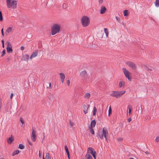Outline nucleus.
<instances>
[{
  "instance_id": "09e8293b",
  "label": "nucleus",
  "mask_w": 159,
  "mask_h": 159,
  "mask_svg": "<svg viewBox=\"0 0 159 159\" xmlns=\"http://www.w3.org/2000/svg\"><path fill=\"white\" fill-rule=\"evenodd\" d=\"M13 93H11V95H10V98L11 99H12L13 96Z\"/></svg>"
},
{
  "instance_id": "f3484780",
  "label": "nucleus",
  "mask_w": 159,
  "mask_h": 159,
  "mask_svg": "<svg viewBox=\"0 0 159 159\" xmlns=\"http://www.w3.org/2000/svg\"><path fill=\"white\" fill-rule=\"evenodd\" d=\"M29 55L27 54L23 56V60L25 61H27L29 60Z\"/></svg>"
},
{
  "instance_id": "680f3d73",
  "label": "nucleus",
  "mask_w": 159,
  "mask_h": 159,
  "mask_svg": "<svg viewBox=\"0 0 159 159\" xmlns=\"http://www.w3.org/2000/svg\"><path fill=\"white\" fill-rule=\"evenodd\" d=\"M1 159H4L3 158H2Z\"/></svg>"
},
{
  "instance_id": "cd10ccee",
  "label": "nucleus",
  "mask_w": 159,
  "mask_h": 159,
  "mask_svg": "<svg viewBox=\"0 0 159 159\" xmlns=\"http://www.w3.org/2000/svg\"><path fill=\"white\" fill-rule=\"evenodd\" d=\"M6 44H7V47H12L11 45V43L9 41H7L6 43Z\"/></svg>"
},
{
  "instance_id": "c85d7f7f",
  "label": "nucleus",
  "mask_w": 159,
  "mask_h": 159,
  "mask_svg": "<svg viewBox=\"0 0 159 159\" xmlns=\"http://www.w3.org/2000/svg\"><path fill=\"white\" fill-rule=\"evenodd\" d=\"M19 153V151L18 150H16L13 152L12 156H14L16 154H18Z\"/></svg>"
},
{
  "instance_id": "6e6552de",
  "label": "nucleus",
  "mask_w": 159,
  "mask_h": 159,
  "mask_svg": "<svg viewBox=\"0 0 159 159\" xmlns=\"http://www.w3.org/2000/svg\"><path fill=\"white\" fill-rule=\"evenodd\" d=\"M36 137V132L34 129H33L31 137V139L32 140L33 142L35 141Z\"/></svg>"
},
{
  "instance_id": "72a5a7b5",
  "label": "nucleus",
  "mask_w": 159,
  "mask_h": 159,
  "mask_svg": "<svg viewBox=\"0 0 159 159\" xmlns=\"http://www.w3.org/2000/svg\"><path fill=\"white\" fill-rule=\"evenodd\" d=\"M19 148L20 149H23L24 148V146L22 144H20L19 146Z\"/></svg>"
},
{
  "instance_id": "864d4df0",
  "label": "nucleus",
  "mask_w": 159,
  "mask_h": 159,
  "mask_svg": "<svg viewBox=\"0 0 159 159\" xmlns=\"http://www.w3.org/2000/svg\"><path fill=\"white\" fill-rule=\"evenodd\" d=\"M122 140H123V139L121 138H120L118 139V140L122 141Z\"/></svg>"
},
{
  "instance_id": "1a4fd4ad",
  "label": "nucleus",
  "mask_w": 159,
  "mask_h": 159,
  "mask_svg": "<svg viewBox=\"0 0 159 159\" xmlns=\"http://www.w3.org/2000/svg\"><path fill=\"white\" fill-rule=\"evenodd\" d=\"M126 64L133 70L136 69V65L133 62L129 61L126 62Z\"/></svg>"
},
{
  "instance_id": "20e7f679",
  "label": "nucleus",
  "mask_w": 159,
  "mask_h": 159,
  "mask_svg": "<svg viewBox=\"0 0 159 159\" xmlns=\"http://www.w3.org/2000/svg\"><path fill=\"white\" fill-rule=\"evenodd\" d=\"M125 92V91H113L111 93V95L113 97H115L116 98H120L122 95L124 94Z\"/></svg>"
},
{
  "instance_id": "6e6d98bb",
  "label": "nucleus",
  "mask_w": 159,
  "mask_h": 159,
  "mask_svg": "<svg viewBox=\"0 0 159 159\" xmlns=\"http://www.w3.org/2000/svg\"><path fill=\"white\" fill-rule=\"evenodd\" d=\"M67 157L68 158V159H70V153L69 154H67Z\"/></svg>"
},
{
  "instance_id": "f257e3e1",
  "label": "nucleus",
  "mask_w": 159,
  "mask_h": 159,
  "mask_svg": "<svg viewBox=\"0 0 159 159\" xmlns=\"http://www.w3.org/2000/svg\"><path fill=\"white\" fill-rule=\"evenodd\" d=\"M7 7L8 8L15 9L17 8V1L14 0H6Z\"/></svg>"
},
{
  "instance_id": "3c124183",
  "label": "nucleus",
  "mask_w": 159,
  "mask_h": 159,
  "mask_svg": "<svg viewBox=\"0 0 159 159\" xmlns=\"http://www.w3.org/2000/svg\"><path fill=\"white\" fill-rule=\"evenodd\" d=\"M11 59L10 57H8L7 58V60L8 61H9Z\"/></svg>"
},
{
  "instance_id": "49530a36",
  "label": "nucleus",
  "mask_w": 159,
  "mask_h": 159,
  "mask_svg": "<svg viewBox=\"0 0 159 159\" xmlns=\"http://www.w3.org/2000/svg\"><path fill=\"white\" fill-rule=\"evenodd\" d=\"M48 88L49 89H52L51 84V83H50L49 84V86L48 87Z\"/></svg>"
},
{
  "instance_id": "ea45409f",
  "label": "nucleus",
  "mask_w": 159,
  "mask_h": 159,
  "mask_svg": "<svg viewBox=\"0 0 159 159\" xmlns=\"http://www.w3.org/2000/svg\"><path fill=\"white\" fill-rule=\"evenodd\" d=\"M155 141L157 142H158L159 141V137L157 136L155 139Z\"/></svg>"
},
{
  "instance_id": "7c9ffc66",
  "label": "nucleus",
  "mask_w": 159,
  "mask_h": 159,
  "mask_svg": "<svg viewBox=\"0 0 159 159\" xmlns=\"http://www.w3.org/2000/svg\"><path fill=\"white\" fill-rule=\"evenodd\" d=\"M108 116H109L112 113V110L111 106H110L108 111Z\"/></svg>"
},
{
  "instance_id": "bb28decb",
  "label": "nucleus",
  "mask_w": 159,
  "mask_h": 159,
  "mask_svg": "<svg viewBox=\"0 0 159 159\" xmlns=\"http://www.w3.org/2000/svg\"><path fill=\"white\" fill-rule=\"evenodd\" d=\"M155 4L156 7H159V0H156L155 2Z\"/></svg>"
},
{
  "instance_id": "9d476101",
  "label": "nucleus",
  "mask_w": 159,
  "mask_h": 159,
  "mask_svg": "<svg viewBox=\"0 0 159 159\" xmlns=\"http://www.w3.org/2000/svg\"><path fill=\"white\" fill-rule=\"evenodd\" d=\"M80 75L81 77L85 78H84L86 76H87L86 71L85 70L82 71L80 73Z\"/></svg>"
},
{
  "instance_id": "0eeeda50",
  "label": "nucleus",
  "mask_w": 159,
  "mask_h": 159,
  "mask_svg": "<svg viewBox=\"0 0 159 159\" xmlns=\"http://www.w3.org/2000/svg\"><path fill=\"white\" fill-rule=\"evenodd\" d=\"M122 70L126 77L129 80L131 81V78L129 76L130 75L129 72L125 68H123Z\"/></svg>"
},
{
  "instance_id": "b1692460",
  "label": "nucleus",
  "mask_w": 159,
  "mask_h": 159,
  "mask_svg": "<svg viewBox=\"0 0 159 159\" xmlns=\"http://www.w3.org/2000/svg\"><path fill=\"white\" fill-rule=\"evenodd\" d=\"M104 31L106 34V37H107L108 36L109 34L108 29L107 28H104Z\"/></svg>"
},
{
  "instance_id": "dca6fc26",
  "label": "nucleus",
  "mask_w": 159,
  "mask_h": 159,
  "mask_svg": "<svg viewBox=\"0 0 159 159\" xmlns=\"http://www.w3.org/2000/svg\"><path fill=\"white\" fill-rule=\"evenodd\" d=\"M106 11L107 9L104 6L102 7L101 9L100 13L101 14H103Z\"/></svg>"
},
{
  "instance_id": "f03ea898",
  "label": "nucleus",
  "mask_w": 159,
  "mask_h": 159,
  "mask_svg": "<svg viewBox=\"0 0 159 159\" xmlns=\"http://www.w3.org/2000/svg\"><path fill=\"white\" fill-rule=\"evenodd\" d=\"M109 134L108 132V131L107 129L104 127L103 128L102 133V134H100L99 133H97V137H99L102 140L103 139V136L105 138L106 140L107 141V137L108 136Z\"/></svg>"
},
{
  "instance_id": "5701e85b",
  "label": "nucleus",
  "mask_w": 159,
  "mask_h": 159,
  "mask_svg": "<svg viewBox=\"0 0 159 159\" xmlns=\"http://www.w3.org/2000/svg\"><path fill=\"white\" fill-rule=\"evenodd\" d=\"M84 97L85 98L89 99L90 97V94L89 93H87L85 94Z\"/></svg>"
},
{
  "instance_id": "9b49d317",
  "label": "nucleus",
  "mask_w": 159,
  "mask_h": 159,
  "mask_svg": "<svg viewBox=\"0 0 159 159\" xmlns=\"http://www.w3.org/2000/svg\"><path fill=\"white\" fill-rule=\"evenodd\" d=\"M38 54V50H36L35 52H33L30 57V59L31 60L33 58H34L35 57H36Z\"/></svg>"
},
{
  "instance_id": "2f4dec72",
  "label": "nucleus",
  "mask_w": 159,
  "mask_h": 159,
  "mask_svg": "<svg viewBox=\"0 0 159 159\" xmlns=\"http://www.w3.org/2000/svg\"><path fill=\"white\" fill-rule=\"evenodd\" d=\"M3 20V17L2 12L0 11V21H2Z\"/></svg>"
},
{
  "instance_id": "6ab92c4d",
  "label": "nucleus",
  "mask_w": 159,
  "mask_h": 159,
  "mask_svg": "<svg viewBox=\"0 0 159 159\" xmlns=\"http://www.w3.org/2000/svg\"><path fill=\"white\" fill-rule=\"evenodd\" d=\"M96 122L95 120H93L91 123V127L92 128L94 127L96 125Z\"/></svg>"
},
{
  "instance_id": "c9c22d12",
  "label": "nucleus",
  "mask_w": 159,
  "mask_h": 159,
  "mask_svg": "<svg viewBox=\"0 0 159 159\" xmlns=\"http://www.w3.org/2000/svg\"><path fill=\"white\" fill-rule=\"evenodd\" d=\"M128 107H129V115H130V113L131 112V108H130V105H129L128 106Z\"/></svg>"
},
{
  "instance_id": "aec40b11",
  "label": "nucleus",
  "mask_w": 159,
  "mask_h": 159,
  "mask_svg": "<svg viewBox=\"0 0 159 159\" xmlns=\"http://www.w3.org/2000/svg\"><path fill=\"white\" fill-rule=\"evenodd\" d=\"M124 85L125 83L124 81H121L120 82L119 84V88H121L122 86H124Z\"/></svg>"
},
{
  "instance_id": "603ef678",
  "label": "nucleus",
  "mask_w": 159,
  "mask_h": 159,
  "mask_svg": "<svg viewBox=\"0 0 159 159\" xmlns=\"http://www.w3.org/2000/svg\"><path fill=\"white\" fill-rule=\"evenodd\" d=\"M43 139H44V138H45V133L44 132L43 133Z\"/></svg>"
},
{
  "instance_id": "e2e57ef3",
  "label": "nucleus",
  "mask_w": 159,
  "mask_h": 159,
  "mask_svg": "<svg viewBox=\"0 0 159 159\" xmlns=\"http://www.w3.org/2000/svg\"><path fill=\"white\" fill-rule=\"evenodd\" d=\"M43 159H44V157H43Z\"/></svg>"
},
{
  "instance_id": "f8f14e48",
  "label": "nucleus",
  "mask_w": 159,
  "mask_h": 159,
  "mask_svg": "<svg viewBox=\"0 0 159 159\" xmlns=\"http://www.w3.org/2000/svg\"><path fill=\"white\" fill-rule=\"evenodd\" d=\"M83 106L84 109V112L85 114H86L88 113V110L90 106L89 105L87 106L85 104L83 105Z\"/></svg>"
},
{
  "instance_id": "5fc2aeb1",
  "label": "nucleus",
  "mask_w": 159,
  "mask_h": 159,
  "mask_svg": "<svg viewBox=\"0 0 159 159\" xmlns=\"http://www.w3.org/2000/svg\"><path fill=\"white\" fill-rule=\"evenodd\" d=\"M145 153L147 154H149V152L148 151H146L145 152Z\"/></svg>"
},
{
  "instance_id": "052dcab7",
  "label": "nucleus",
  "mask_w": 159,
  "mask_h": 159,
  "mask_svg": "<svg viewBox=\"0 0 159 159\" xmlns=\"http://www.w3.org/2000/svg\"><path fill=\"white\" fill-rule=\"evenodd\" d=\"M129 159H134L133 158H130Z\"/></svg>"
},
{
  "instance_id": "412c9836",
  "label": "nucleus",
  "mask_w": 159,
  "mask_h": 159,
  "mask_svg": "<svg viewBox=\"0 0 159 159\" xmlns=\"http://www.w3.org/2000/svg\"><path fill=\"white\" fill-rule=\"evenodd\" d=\"M85 159H93L91 155L89 154H87L85 156Z\"/></svg>"
},
{
  "instance_id": "7ed1b4c3",
  "label": "nucleus",
  "mask_w": 159,
  "mask_h": 159,
  "mask_svg": "<svg viewBox=\"0 0 159 159\" xmlns=\"http://www.w3.org/2000/svg\"><path fill=\"white\" fill-rule=\"evenodd\" d=\"M61 27L58 24H54L51 27V31L52 35H55L59 33L60 31Z\"/></svg>"
},
{
  "instance_id": "39448f33",
  "label": "nucleus",
  "mask_w": 159,
  "mask_h": 159,
  "mask_svg": "<svg viewBox=\"0 0 159 159\" xmlns=\"http://www.w3.org/2000/svg\"><path fill=\"white\" fill-rule=\"evenodd\" d=\"M82 24L84 27L88 26L90 23L89 18L86 16H83L81 19Z\"/></svg>"
},
{
  "instance_id": "a19ab883",
  "label": "nucleus",
  "mask_w": 159,
  "mask_h": 159,
  "mask_svg": "<svg viewBox=\"0 0 159 159\" xmlns=\"http://www.w3.org/2000/svg\"><path fill=\"white\" fill-rule=\"evenodd\" d=\"M1 33L2 34L3 36H4V33L3 32V28H2L1 30Z\"/></svg>"
},
{
  "instance_id": "423d86ee",
  "label": "nucleus",
  "mask_w": 159,
  "mask_h": 159,
  "mask_svg": "<svg viewBox=\"0 0 159 159\" xmlns=\"http://www.w3.org/2000/svg\"><path fill=\"white\" fill-rule=\"evenodd\" d=\"M87 152L91 154L95 159H96V157L97 153L95 150L93 148L91 147L88 148L87 149Z\"/></svg>"
},
{
  "instance_id": "a18cd8bd",
  "label": "nucleus",
  "mask_w": 159,
  "mask_h": 159,
  "mask_svg": "<svg viewBox=\"0 0 159 159\" xmlns=\"http://www.w3.org/2000/svg\"><path fill=\"white\" fill-rule=\"evenodd\" d=\"M131 121V119L130 118H129L127 119V121L128 122H130Z\"/></svg>"
},
{
  "instance_id": "393cba45",
  "label": "nucleus",
  "mask_w": 159,
  "mask_h": 159,
  "mask_svg": "<svg viewBox=\"0 0 159 159\" xmlns=\"http://www.w3.org/2000/svg\"><path fill=\"white\" fill-rule=\"evenodd\" d=\"M97 111V109L95 107H94L93 108V116H95L96 114V112Z\"/></svg>"
},
{
  "instance_id": "4c0bfd02",
  "label": "nucleus",
  "mask_w": 159,
  "mask_h": 159,
  "mask_svg": "<svg viewBox=\"0 0 159 159\" xmlns=\"http://www.w3.org/2000/svg\"><path fill=\"white\" fill-rule=\"evenodd\" d=\"M2 54L1 55V57H3L4 55L5 54V50H4L2 51Z\"/></svg>"
},
{
  "instance_id": "8fccbe9b",
  "label": "nucleus",
  "mask_w": 159,
  "mask_h": 159,
  "mask_svg": "<svg viewBox=\"0 0 159 159\" xmlns=\"http://www.w3.org/2000/svg\"><path fill=\"white\" fill-rule=\"evenodd\" d=\"M28 142L30 145H32V143L31 142H30L28 140Z\"/></svg>"
},
{
  "instance_id": "a211bd4d",
  "label": "nucleus",
  "mask_w": 159,
  "mask_h": 159,
  "mask_svg": "<svg viewBox=\"0 0 159 159\" xmlns=\"http://www.w3.org/2000/svg\"><path fill=\"white\" fill-rule=\"evenodd\" d=\"M7 52L8 53H12L13 52V49L12 48V47H7Z\"/></svg>"
},
{
  "instance_id": "c03bdc74",
  "label": "nucleus",
  "mask_w": 159,
  "mask_h": 159,
  "mask_svg": "<svg viewBox=\"0 0 159 159\" xmlns=\"http://www.w3.org/2000/svg\"><path fill=\"white\" fill-rule=\"evenodd\" d=\"M20 121L22 124H24V120H22L21 118H20Z\"/></svg>"
},
{
  "instance_id": "4468645a",
  "label": "nucleus",
  "mask_w": 159,
  "mask_h": 159,
  "mask_svg": "<svg viewBox=\"0 0 159 159\" xmlns=\"http://www.w3.org/2000/svg\"><path fill=\"white\" fill-rule=\"evenodd\" d=\"M59 75L61 80V83H63L64 82V80L65 79V75L63 73H60Z\"/></svg>"
},
{
  "instance_id": "58836bf2",
  "label": "nucleus",
  "mask_w": 159,
  "mask_h": 159,
  "mask_svg": "<svg viewBox=\"0 0 159 159\" xmlns=\"http://www.w3.org/2000/svg\"><path fill=\"white\" fill-rule=\"evenodd\" d=\"M69 124L71 126H73L74 125V123L70 120L69 121Z\"/></svg>"
},
{
  "instance_id": "2eb2a0df",
  "label": "nucleus",
  "mask_w": 159,
  "mask_h": 159,
  "mask_svg": "<svg viewBox=\"0 0 159 159\" xmlns=\"http://www.w3.org/2000/svg\"><path fill=\"white\" fill-rule=\"evenodd\" d=\"M13 141L14 139L12 138V135L7 139V142L9 144H11Z\"/></svg>"
},
{
  "instance_id": "c756f323",
  "label": "nucleus",
  "mask_w": 159,
  "mask_h": 159,
  "mask_svg": "<svg viewBox=\"0 0 159 159\" xmlns=\"http://www.w3.org/2000/svg\"><path fill=\"white\" fill-rule=\"evenodd\" d=\"M93 128L92 127H89V129L90 130V132L93 134H94V132L93 130Z\"/></svg>"
},
{
  "instance_id": "ddd939ff",
  "label": "nucleus",
  "mask_w": 159,
  "mask_h": 159,
  "mask_svg": "<svg viewBox=\"0 0 159 159\" xmlns=\"http://www.w3.org/2000/svg\"><path fill=\"white\" fill-rule=\"evenodd\" d=\"M12 32V28L11 27H9L7 28L6 32H5V34L7 35L9 33H11Z\"/></svg>"
},
{
  "instance_id": "4be33fe9",
  "label": "nucleus",
  "mask_w": 159,
  "mask_h": 159,
  "mask_svg": "<svg viewBox=\"0 0 159 159\" xmlns=\"http://www.w3.org/2000/svg\"><path fill=\"white\" fill-rule=\"evenodd\" d=\"M143 67L145 69H146L147 70H152V69H149L148 68V67L146 65H144L143 66Z\"/></svg>"
},
{
  "instance_id": "473e14b6",
  "label": "nucleus",
  "mask_w": 159,
  "mask_h": 159,
  "mask_svg": "<svg viewBox=\"0 0 159 159\" xmlns=\"http://www.w3.org/2000/svg\"><path fill=\"white\" fill-rule=\"evenodd\" d=\"M128 10H125L124 11V14L125 16H128Z\"/></svg>"
},
{
  "instance_id": "79ce46f5",
  "label": "nucleus",
  "mask_w": 159,
  "mask_h": 159,
  "mask_svg": "<svg viewBox=\"0 0 159 159\" xmlns=\"http://www.w3.org/2000/svg\"><path fill=\"white\" fill-rule=\"evenodd\" d=\"M66 83H67V85L68 86H69L70 85V80H68L67 81Z\"/></svg>"
},
{
  "instance_id": "f704fd0d",
  "label": "nucleus",
  "mask_w": 159,
  "mask_h": 159,
  "mask_svg": "<svg viewBox=\"0 0 159 159\" xmlns=\"http://www.w3.org/2000/svg\"><path fill=\"white\" fill-rule=\"evenodd\" d=\"M65 149L66 151V152L67 153V154H69L70 153H69V151H68V148L66 145L65 146Z\"/></svg>"
},
{
  "instance_id": "4d7b16f0",
  "label": "nucleus",
  "mask_w": 159,
  "mask_h": 159,
  "mask_svg": "<svg viewBox=\"0 0 159 159\" xmlns=\"http://www.w3.org/2000/svg\"><path fill=\"white\" fill-rule=\"evenodd\" d=\"M2 44H4V41L3 40H2Z\"/></svg>"
},
{
  "instance_id": "13d9d810",
  "label": "nucleus",
  "mask_w": 159,
  "mask_h": 159,
  "mask_svg": "<svg viewBox=\"0 0 159 159\" xmlns=\"http://www.w3.org/2000/svg\"><path fill=\"white\" fill-rule=\"evenodd\" d=\"M39 157H40V156H41V153H40V151H39Z\"/></svg>"
},
{
  "instance_id": "e433bc0d",
  "label": "nucleus",
  "mask_w": 159,
  "mask_h": 159,
  "mask_svg": "<svg viewBox=\"0 0 159 159\" xmlns=\"http://www.w3.org/2000/svg\"><path fill=\"white\" fill-rule=\"evenodd\" d=\"M116 20H117V21L118 22H120V17L116 16Z\"/></svg>"
},
{
  "instance_id": "a878e982",
  "label": "nucleus",
  "mask_w": 159,
  "mask_h": 159,
  "mask_svg": "<svg viewBox=\"0 0 159 159\" xmlns=\"http://www.w3.org/2000/svg\"><path fill=\"white\" fill-rule=\"evenodd\" d=\"M45 158L46 159H51V157L48 153H46Z\"/></svg>"
},
{
  "instance_id": "de8ad7c7",
  "label": "nucleus",
  "mask_w": 159,
  "mask_h": 159,
  "mask_svg": "<svg viewBox=\"0 0 159 159\" xmlns=\"http://www.w3.org/2000/svg\"><path fill=\"white\" fill-rule=\"evenodd\" d=\"M24 47H23V46H21L20 47V50L22 51H23L24 50Z\"/></svg>"
},
{
  "instance_id": "37998d69",
  "label": "nucleus",
  "mask_w": 159,
  "mask_h": 159,
  "mask_svg": "<svg viewBox=\"0 0 159 159\" xmlns=\"http://www.w3.org/2000/svg\"><path fill=\"white\" fill-rule=\"evenodd\" d=\"M103 0H98V2L100 4H102L103 3Z\"/></svg>"
},
{
  "instance_id": "bf43d9fd",
  "label": "nucleus",
  "mask_w": 159,
  "mask_h": 159,
  "mask_svg": "<svg viewBox=\"0 0 159 159\" xmlns=\"http://www.w3.org/2000/svg\"><path fill=\"white\" fill-rule=\"evenodd\" d=\"M2 47L3 48H4V44H2Z\"/></svg>"
}]
</instances>
